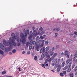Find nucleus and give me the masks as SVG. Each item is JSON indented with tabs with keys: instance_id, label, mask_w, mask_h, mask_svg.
Segmentation results:
<instances>
[{
	"instance_id": "nucleus-6",
	"label": "nucleus",
	"mask_w": 77,
	"mask_h": 77,
	"mask_svg": "<svg viewBox=\"0 0 77 77\" xmlns=\"http://www.w3.org/2000/svg\"><path fill=\"white\" fill-rule=\"evenodd\" d=\"M57 62V60L56 58H55L54 59L52 62L51 64L52 66H54L56 65Z\"/></svg>"
},
{
	"instance_id": "nucleus-59",
	"label": "nucleus",
	"mask_w": 77,
	"mask_h": 77,
	"mask_svg": "<svg viewBox=\"0 0 77 77\" xmlns=\"http://www.w3.org/2000/svg\"><path fill=\"white\" fill-rule=\"evenodd\" d=\"M20 69H21V68L20 67L18 68V69H19V71H21V70Z\"/></svg>"
},
{
	"instance_id": "nucleus-22",
	"label": "nucleus",
	"mask_w": 77,
	"mask_h": 77,
	"mask_svg": "<svg viewBox=\"0 0 77 77\" xmlns=\"http://www.w3.org/2000/svg\"><path fill=\"white\" fill-rule=\"evenodd\" d=\"M71 68H68V70H67V72H69L70 71H71Z\"/></svg>"
},
{
	"instance_id": "nucleus-45",
	"label": "nucleus",
	"mask_w": 77,
	"mask_h": 77,
	"mask_svg": "<svg viewBox=\"0 0 77 77\" xmlns=\"http://www.w3.org/2000/svg\"><path fill=\"white\" fill-rule=\"evenodd\" d=\"M57 67L58 68V66H57V65H55L54 67L55 69H56V68H57Z\"/></svg>"
},
{
	"instance_id": "nucleus-34",
	"label": "nucleus",
	"mask_w": 77,
	"mask_h": 77,
	"mask_svg": "<svg viewBox=\"0 0 77 77\" xmlns=\"http://www.w3.org/2000/svg\"><path fill=\"white\" fill-rule=\"evenodd\" d=\"M75 64H73L72 67V69H73V68H74V67L75 66Z\"/></svg>"
},
{
	"instance_id": "nucleus-35",
	"label": "nucleus",
	"mask_w": 77,
	"mask_h": 77,
	"mask_svg": "<svg viewBox=\"0 0 77 77\" xmlns=\"http://www.w3.org/2000/svg\"><path fill=\"white\" fill-rule=\"evenodd\" d=\"M45 33V32H44V31H42L41 33L40 34L41 35H43V34H44Z\"/></svg>"
},
{
	"instance_id": "nucleus-28",
	"label": "nucleus",
	"mask_w": 77,
	"mask_h": 77,
	"mask_svg": "<svg viewBox=\"0 0 77 77\" xmlns=\"http://www.w3.org/2000/svg\"><path fill=\"white\" fill-rule=\"evenodd\" d=\"M39 37L37 36L36 37V40L37 41L38 40H39V39H40Z\"/></svg>"
},
{
	"instance_id": "nucleus-16",
	"label": "nucleus",
	"mask_w": 77,
	"mask_h": 77,
	"mask_svg": "<svg viewBox=\"0 0 77 77\" xmlns=\"http://www.w3.org/2000/svg\"><path fill=\"white\" fill-rule=\"evenodd\" d=\"M41 43H42V40H39L38 41V44L40 45Z\"/></svg>"
},
{
	"instance_id": "nucleus-52",
	"label": "nucleus",
	"mask_w": 77,
	"mask_h": 77,
	"mask_svg": "<svg viewBox=\"0 0 77 77\" xmlns=\"http://www.w3.org/2000/svg\"><path fill=\"white\" fill-rule=\"evenodd\" d=\"M77 70V67H76V66L75 69V71H76Z\"/></svg>"
},
{
	"instance_id": "nucleus-61",
	"label": "nucleus",
	"mask_w": 77,
	"mask_h": 77,
	"mask_svg": "<svg viewBox=\"0 0 77 77\" xmlns=\"http://www.w3.org/2000/svg\"><path fill=\"white\" fill-rule=\"evenodd\" d=\"M24 53H25V51H23L22 52V54H24Z\"/></svg>"
},
{
	"instance_id": "nucleus-9",
	"label": "nucleus",
	"mask_w": 77,
	"mask_h": 77,
	"mask_svg": "<svg viewBox=\"0 0 77 77\" xmlns=\"http://www.w3.org/2000/svg\"><path fill=\"white\" fill-rule=\"evenodd\" d=\"M0 48L3 50H5V47H4V46L3 45V44L0 43Z\"/></svg>"
},
{
	"instance_id": "nucleus-47",
	"label": "nucleus",
	"mask_w": 77,
	"mask_h": 77,
	"mask_svg": "<svg viewBox=\"0 0 77 77\" xmlns=\"http://www.w3.org/2000/svg\"><path fill=\"white\" fill-rule=\"evenodd\" d=\"M40 38L41 39H43L44 38V37L42 36H40Z\"/></svg>"
},
{
	"instance_id": "nucleus-32",
	"label": "nucleus",
	"mask_w": 77,
	"mask_h": 77,
	"mask_svg": "<svg viewBox=\"0 0 77 77\" xmlns=\"http://www.w3.org/2000/svg\"><path fill=\"white\" fill-rule=\"evenodd\" d=\"M36 49L38 51H39V47H38V46L37 47H36Z\"/></svg>"
},
{
	"instance_id": "nucleus-42",
	"label": "nucleus",
	"mask_w": 77,
	"mask_h": 77,
	"mask_svg": "<svg viewBox=\"0 0 77 77\" xmlns=\"http://www.w3.org/2000/svg\"><path fill=\"white\" fill-rule=\"evenodd\" d=\"M60 74L61 76H62V77H63V74L62 73H60Z\"/></svg>"
},
{
	"instance_id": "nucleus-53",
	"label": "nucleus",
	"mask_w": 77,
	"mask_h": 77,
	"mask_svg": "<svg viewBox=\"0 0 77 77\" xmlns=\"http://www.w3.org/2000/svg\"><path fill=\"white\" fill-rule=\"evenodd\" d=\"M47 57L48 59H50V55H48L47 56Z\"/></svg>"
},
{
	"instance_id": "nucleus-57",
	"label": "nucleus",
	"mask_w": 77,
	"mask_h": 77,
	"mask_svg": "<svg viewBox=\"0 0 77 77\" xmlns=\"http://www.w3.org/2000/svg\"><path fill=\"white\" fill-rule=\"evenodd\" d=\"M61 62H63V58H62L61 59Z\"/></svg>"
},
{
	"instance_id": "nucleus-39",
	"label": "nucleus",
	"mask_w": 77,
	"mask_h": 77,
	"mask_svg": "<svg viewBox=\"0 0 77 77\" xmlns=\"http://www.w3.org/2000/svg\"><path fill=\"white\" fill-rule=\"evenodd\" d=\"M71 65H72V62H70L69 64V66L70 67L71 66Z\"/></svg>"
},
{
	"instance_id": "nucleus-19",
	"label": "nucleus",
	"mask_w": 77,
	"mask_h": 77,
	"mask_svg": "<svg viewBox=\"0 0 77 77\" xmlns=\"http://www.w3.org/2000/svg\"><path fill=\"white\" fill-rule=\"evenodd\" d=\"M65 55H68V51H66L65 52Z\"/></svg>"
},
{
	"instance_id": "nucleus-48",
	"label": "nucleus",
	"mask_w": 77,
	"mask_h": 77,
	"mask_svg": "<svg viewBox=\"0 0 77 77\" xmlns=\"http://www.w3.org/2000/svg\"><path fill=\"white\" fill-rule=\"evenodd\" d=\"M44 46V44H42V43L41 45H40L41 47H42Z\"/></svg>"
},
{
	"instance_id": "nucleus-2",
	"label": "nucleus",
	"mask_w": 77,
	"mask_h": 77,
	"mask_svg": "<svg viewBox=\"0 0 77 77\" xmlns=\"http://www.w3.org/2000/svg\"><path fill=\"white\" fill-rule=\"evenodd\" d=\"M11 36L13 38V39H11V40H13L14 41H15V39H17V42H19V41L21 42H22V40L21 39H19V37L18 36V34H17V35L16 36H15V34L14 33H12L11 35Z\"/></svg>"
},
{
	"instance_id": "nucleus-5",
	"label": "nucleus",
	"mask_w": 77,
	"mask_h": 77,
	"mask_svg": "<svg viewBox=\"0 0 77 77\" xmlns=\"http://www.w3.org/2000/svg\"><path fill=\"white\" fill-rule=\"evenodd\" d=\"M9 47H8L5 48V51L6 52H8L9 51H10L12 50V49L14 48V46L11 45H8Z\"/></svg>"
},
{
	"instance_id": "nucleus-17",
	"label": "nucleus",
	"mask_w": 77,
	"mask_h": 77,
	"mask_svg": "<svg viewBox=\"0 0 77 77\" xmlns=\"http://www.w3.org/2000/svg\"><path fill=\"white\" fill-rule=\"evenodd\" d=\"M37 43H36V41H33L32 42V45H36Z\"/></svg>"
},
{
	"instance_id": "nucleus-7",
	"label": "nucleus",
	"mask_w": 77,
	"mask_h": 77,
	"mask_svg": "<svg viewBox=\"0 0 77 77\" xmlns=\"http://www.w3.org/2000/svg\"><path fill=\"white\" fill-rule=\"evenodd\" d=\"M29 30L28 29L26 30L25 33V38L27 37V35H28L29 34Z\"/></svg>"
},
{
	"instance_id": "nucleus-62",
	"label": "nucleus",
	"mask_w": 77,
	"mask_h": 77,
	"mask_svg": "<svg viewBox=\"0 0 77 77\" xmlns=\"http://www.w3.org/2000/svg\"><path fill=\"white\" fill-rule=\"evenodd\" d=\"M32 29L34 30L35 29V27L33 26L32 27Z\"/></svg>"
},
{
	"instance_id": "nucleus-63",
	"label": "nucleus",
	"mask_w": 77,
	"mask_h": 77,
	"mask_svg": "<svg viewBox=\"0 0 77 77\" xmlns=\"http://www.w3.org/2000/svg\"><path fill=\"white\" fill-rule=\"evenodd\" d=\"M56 30V28H54L53 29L54 31H55Z\"/></svg>"
},
{
	"instance_id": "nucleus-21",
	"label": "nucleus",
	"mask_w": 77,
	"mask_h": 77,
	"mask_svg": "<svg viewBox=\"0 0 77 77\" xmlns=\"http://www.w3.org/2000/svg\"><path fill=\"white\" fill-rule=\"evenodd\" d=\"M65 62L64 61L63 62V63L62 64V66L63 67L65 65Z\"/></svg>"
},
{
	"instance_id": "nucleus-41",
	"label": "nucleus",
	"mask_w": 77,
	"mask_h": 77,
	"mask_svg": "<svg viewBox=\"0 0 77 77\" xmlns=\"http://www.w3.org/2000/svg\"><path fill=\"white\" fill-rule=\"evenodd\" d=\"M39 35V33L36 32L34 35H35V36H37V35Z\"/></svg>"
},
{
	"instance_id": "nucleus-13",
	"label": "nucleus",
	"mask_w": 77,
	"mask_h": 77,
	"mask_svg": "<svg viewBox=\"0 0 77 77\" xmlns=\"http://www.w3.org/2000/svg\"><path fill=\"white\" fill-rule=\"evenodd\" d=\"M48 43H49V42H48V41L47 40L45 42V45H47L48 44Z\"/></svg>"
},
{
	"instance_id": "nucleus-25",
	"label": "nucleus",
	"mask_w": 77,
	"mask_h": 77,
	"mask_svg": "<svg viewBox=\"0 0 77 77\" xmlns=\"http://www.w3.org/2000/svg\"><path fill=\"white\" fill-rule=\"evenodd\" d=\"M68 69V66H66L63 69V70H66Z\"/></svg>"
},
{
	"instance_id": "nucleus-24",
	"label": "nucleus",
	"mask_w": 77,
	"mask_h": 77,
	"mask_svg": "<svg viewBox=\"0 0 77 77\" xmlns=\"http://www.w3.org/2000/svg\"><path fill=\"white\" fill-rule=\"evenodd\" d=\"M50 48V47L48 46L46 48V51H48Z\"/></svg>"
},
{
	"instance_id": "nucleus-27",
	"label": "nucleus",
	"mask_w": 77,
	"mask_h": 77,
	"mask_svg": "<svg viewBox=\"0 0 77 77\" xmlns=\"http://www.w3.org/2000/svg\"><path fill=\"white\" fill-rule=\"evenodd\" d=\"M53 54H54V52H51L50 53V56H53Z\"/></svg>"
},
{
	"instance_id": "nucleus-30",
	"label": "nucleus",
	"mask_w": 77,
	"mask_h": 77,
	"mask_svg": "<svg viewBox=\"0 0 77 77\" xmlns=\"http://www.w3.org/2000/svg\"><path fill=\"white\" fill-rule=\"evenodd\" d=\"M6 73V71H4L2 72V74H5Z\"/></svg>"
},
{
	"instance_id": "nucleus-49",
	"label": "nucleus",
	"mask_w": 77,
	"mask_h": 77,
	"mask_svg": "<svg viewBox=\"0 0 77 77\" xmlns=\"http://www.w3.org/2000/svg\"><path fill=\"white\" fill-rule=\"evenodd\" d=\"M39 30L41 31H42V30H43V29L41 27V28H40L39 29Z\"/></svg>"
},
{
	"instance_id": "nucleus-26",
	"label": "nucleus",
	"mask_w": 77,
	"mask_h": 77,
	"mask_svg": "<svg viewBox=\"0 0 77 77\" xmlns=\"http://www.w3.org/2000/svg\"><path fill=\"white\" fill-rule=\"evenodd\" d=\"M37 59H38V58L37 57V56H34V59L35 60H37Z\"/></svg>"
},
{
	"instance_id": "nucleus-29",
	"label": "nucleus",
	"mask_w": 77,
	"mask_h": 77,
	"mask_svg": "<svg viewBox=\"0 0 77 77\" xmlns=\"http://www.w3.org/2000/svg\"><path fill=\"white\" fill-rule=\"evenodd\" d=\"M63 73L64 74H65V75L66 74V71H63Z\"/></svg>"
},
{
	"instance_id": "nucleus-40",
	"label": "nucleus",
	"mask_w": 77,
	"mask_h": 77,
	"mask_svg": "<svg viewBox=\"0 0 77 77\" xmlns=\"http://www.w3.org/2000/svg\"><path fill=\"white\" fill-rule=\"evenodd\" d=\"M58 35V34L57 33H55V36L56 38L57 37V35Z\"/></svg>"
},
{
	"instance_id": "nucleus-54",
	"label": "nucleus",
	"mask_w": 77,
	"mask_h": 77,
	"mask_svg": "<svg viewBox=\"0 0 77 77\" xmlns=\"http://www.w3.org/2000/svg\"><path fill=\"white\" fill-rule=\"evenodd\" d=\"M67 57L68 59H69V55H68L67 56Z\"/></svg>"
},
{
	"instance_id": "nucleus-64",
	"label": "nucleus",
	"mask_w": 77,
	"mask_h": 77,
	"mask_svg": "<svg viewBox=\"0 0 77 77\" xmlns=\"http://www.w3.org/2000/svg\"><path fill=\"white\" fill-rule=\"evenodd\" d=\"M63 54H64V53H63V52H62L61 53V55H63Z\"/></svg>"
},
{
	"instance_id": "nucleus-37",
	"label": "nucleus",
	"mask_w": 77,
	"mask_h": 77,
	"mask_svg": "<svg viewBox=\"0 0 77 77\" xmlns=\"http://www.w3.org/2000/svg\"><path fill=\"white\" fill-rule=\"evenodd\" d=\"M54 57H51V58L50 59V60H51H51H53V59H54Z\"/></svg>"
},
{
	"instance_id": "nucleus-33",
	"label": "nucleus",
	"mask_w": 77,
	"mask_h": 77,
	"mask_svg": "<svg viewBox=\"0 0 77 77\" xmlns=\"http://www.w3.org/2000/svg\"><path fill=\"white\" fill-rule=\"evenodd\" d=\"M51 50H52V51H54L55 50V48H54V47H53V48H52Z\"/></svg>"
},
{
	"instance_id": "nucleus-31",
	"label": "nucleus",
	"mask_w": 77,
	"mask_h": 77,
	"mask_svg": "<svg viewBox=\"0 0 77 77\" xmlns=\"http://www.w3.org/2000/svg\"><path fill=\"white\" fill-rule=\"evenodd\" d=\"M29 44L30 43H29V42H28L27 43L26 45L27 47H29Z\"/></svg>"
},
{
	"instance_id": "nucleus-15",
	"label": "nucleus",
	"mask_w": 77,
	"mask_h": 77,
	"mask_svg": "<svg viewBox=\"0 0 77 77\" xmlns=\"http://www.w3.org/2000/svg\"><path fill=\"white\" fill-rule=\"evenodd\" d=\"M32 45H30L29 47V50H32Z\"/></svg>"
},
{
	"instance_id": "nucleus-14",
	"label": "nucleus",
	"mask_w": 77,
	"mask_h": 77,
	"mask_svg": "<svg viewBox=\"0 0 77 77\" xmlns=\"http://www.w3.org/2000/svg\"><path fill=\"white\" fill-rule=\"evenodd\" d=\"M69 75L70 77H74V74L72 73H70L69 74Z\"/></svg>"
},
{
	"instance_id": "nucleus-11",
	"label": "nucleus",
	"mask_w": 77,
	"mask_h": 77,
	"mask_svg": "<svg viewBox=\"0 0 77 77\" xmlns=\"http://www.w3.org/2000/svg\"><path fill=\"white\" fill-rule=\"evenodd\" d=\"M44 57H45V55H44V54H42L41 56V59H40V60H41L43 59Z\"/></svg>"
},
{
	"instance_id": "nucleus-60",
	"label": "nucleus",
	"mask_w": 77,
	"mask_h": 77,
	"mask_svg": "<svg viewBox=\"0 0 77 77\" xmlns=\"http://www.w3.org/2000/svg\"><path fill=\"white\" fill-rule=\"evenodd\" d=\"M51 71L53 72H55L54 71V70L53 69L51 70Z\"/></svg>"
},
{
	"instance_id": "nucleus-43",
	"label": "nucleus",
	"mask_w": 77,
	"mask_h": 77,
	"mask_svg": "<svg viewBox=\"0 0 77 77\" xmlns=\"http://www.w3.org/2000/svg\"><path fill=\"white\" fill-rule=\"evenodd\" d=\"M75 57H76L77 58V53H76L74 55Z\"/></svg>"
},
{
	"instance_id": "nucleus-50",
	"label": "nucleus",
	"mask_w": 77,
	"mask_h": 77,
	"mask_svg": "<svg viewBox=\"0 0 77 77\" xmlns=\"http://www.w3.org/2000/svg\"><path fill=\"white\" fill-rule=\"evenodd\" d=\"M60 30V29H59V28H57L56 29V30L57 31H59Z\"/></svg>"
},
{
	"instance_id": "nucleus-18",
	"label": "nucleus",
	"mask_w": 77,
	"mask_h": 77,
	"mask_svg": "<svg viewBox=\"0 0 77 77\" xmlns=\"http://www.w3.org/2000/svg\"><path fill=\"white\" fill-rule=\"evenodd\" d=\"M0 53L2 55H3L4 54V52L2 50H0Z\"/></svg>"
},
{
	"instance_id": "nucleus-56",
	"label": "nucleus",
	"mask_w": 77,
	"mask_h": 77,
	"mask_svg": "<svg viewBox=\"0 0 77 77\" xmlns=\"http://www.w3.org/2000/svg\"><path fill=\"white\" fill-rule=\"evenodd\" d=\"M27 54H30V51H28L27 53Z\"/></svg>"
},
{
	"instance_id": "nucleus-51",
	"label": "nucleus",
	"mask_w": 77,
	"mask_h": 77,
	"mask_svg": "<svg viewBox=\"0 0 77 77\" xmlns=\"http://www.w3.org/2000/svg\"><path fill=\"white\" fill-rule=\"evenodd\" d=\"M74 34L75 35H77V32H74Z\"/></svg>"
},
{
	"instance_id": "nucleus-12",
	"label": "nucleus",
	"mask_w": 77,
	"mask_h": 77,
	"mask_svg": "<svg viewBox=\"0 0 77 77\" xmlns=\"http://www.w3.org/2000/svg\"><path fill=\"white\" fill-rule=\"evenodd\" d=\"M70 61L71 62V61H72V59H70L69 60H67L66 62V65H68V63H69V62H70Z\"/></svg>"
},
{
	"instance_id": "nucleus-23",
	"label": "nucleus",
	"mask_w": 77,
	"mask_h": 77,
	"mask_svg": "<svg viewBox=\"0 0 77 77\" xmlns=\"http://www.w3.org/2000/svg\"><path fill=\"white\" fill-rule=\"evenodd\" d=\"M16 49H13L12 51V53H16Z\"/></svg>"
},
{
	"instance_id": "nucleus-38",
	"label": "nucleus",
	"mask_w": 77,
	"mask_h": 77,
	"mask_svg": "<svg viewBox=\"0 0 77 77\" xmlns=\"http://www.w3.org/2000/svg\"><path fill=\"white\" fill-rule=\"evenodd\" d=\"M42 67H43V68H45V65L44 64H42Z\"/></svg>"
},
{
	"instance_id": "nucleus-44",
	"label": "nucleus",
	"mask_w": 77,
	"mask_h": 77,
	"mask_svg": "<svg viewBox=\"0 0 77 77\" xmlns=\"http://www.w3.org/2000/svg\"><path fill=\"white\" fill-rule=\"evenodd\" d=\"M45 42V40H43L42 41V44H44Z\"/></svg>"
},
{
	"instance_id": "nucleus-20",
	"label": "nucleus",
	"mask_w": 77,
	"mask_h": 77,
	"mask_svg": "<svg viewBox=\"0 0 77 77\" xmlns=\"http://www.w3.org/2000/svg\"><path fill=\"white\" fill-rule=\"evenodd\" d=\"M57 56V53H55L54 54V55L52 56V57H54H54H56Z\"/></svg>"
},
{
	"instance_id": "nucleus-46",
	"label": "nucleus",
	"mask_w": 77,
	"mask_h": 77,
	"mask_svg": "<svg viewBox=\"0 0 77 77\" xmlns=\"http://www.w3.org/2000/svg\"><path fill=\"white\" fill-rule=\"evenodd\" d=\"M48 52L47 51H46L45 53V54L46 55H48Z\"/></svg>"
},
{
	"instance_id": "nucleus-1",
	"label": "nucleus",
	"mask_w": 77,
	"mask_h": 77,
	"mask_svg": "<svg viewBox=\"0 0 77 77\" xmlns=\"http://www.w3.org/2000/svg\"><path fill=\"white\" fill-rule=\"evenodd\" d=\"M12 42V43L11 42ZM11 41H10L8 40L6 42V41L4 40H3V43L5 45H6L7 46H8V45H12L14 47H16L17 44H16V43L15 42V40H11Z\"/></svg>"
},
{
	"instance_id": "nucleus-4",
	"label": "nucleus",
	"mask_w": 77,
	"mask_h": 77,
	"mask_svg": "<svg viewBox=\"0 0 77 77\" xmlns=\"http://www.w3.org/2000/svg\"><path fill=\"white\" fill-rule=\"evenodd\" d=\"M36 32L37 31L36 30H34V31H33V33H32V35H30L29 36L28 38L29 41H31L30 42H32V41H33V39L32 38V37H33V36H35V33H36Z\"/></svg>"
},
{
	"instance_id": "nucleus-36",
	"label": "nucleus",
	"mask_w": 77,
	"mask_h": 77,
	"mask_svg": "<svg viewBox=\"0 0 77 77\" xmlns=\"http://www.w3.org/2000/svg\"><path fill=\"white\" fill-rule=\"evenodd\" d=\"M17 45L19 47H20V46H21V44L20 43H18L17 44Z\"/></svg>"
},
{
	"instance_id": "nucleus-3",
	"label": "nucleus",
	"mask_w": 77,
	"mask_h": 77,
	"mask_svg": "<svg viewBox=\"0 0 77 77\" xmlns=\"http://www.w3.org/2000/svg\"><path fill=\"white\" fill-rule=\"evenodd\" d=\"M20 37L23 39V44H26V38L27 37H26V35H24V34L23 33H21L20 34Z\"/></svg>"
},
{
	"instance_id": "nucleus-58",
	"label": "nucleus",
	"mask_w": 77,
	"mask_h": 77,
	"mask_svg": "<svg viewBox=\"0 0 77 77\" xmlns=\"http://www.w3.org/2000/svg\"><path fill=\"white\" fill-rule=\"evenodd\" d=\"M51 60H50V59H49V60H48V62H49V63H51Z\"/></svg>"
},
{
	"instance_id": "nucleus-55",
	"label": "nucleus",
	"mask_w": 77,
	"mask_h": 77,
	"mask_svg": "<svg viewBox=\"0 0 77 77\" xmlns=\"http://www.w3.org/2000/svg\"><path fill=\"white\" fill-rule=\"evenodd\" d=\"M12 53L11 52L9 53V54L10 55H12Z\"/></svg>"
},
{
	"instance_id": "nucleus-8",
	"label": "nucleus",
	"mask_w": 77,
	"mask_h": 77,
	"mask_svg": "<svg viewBox=\"0 0 77 77\" xmlns=\"http://www.w3.org/2000/svg\"><path fill=\"white\" fill-rule=\"evenodd\" d=\"M60 69H61V65H59L58 66L57 71V72H59V71H60Z\"/></svg>"
},
{
	"instance_id": "nucleus-10",
	"label": "nucleus",
	"mask_w": 77,
	"mask_h": 77,
	"mask_svg": "<svg viewBox=\"0 0 77 77\" xmlns=\"http://www.w3.org/2000/svg\"><path fill=\"white\" fill-rule=\"evenodd\" d=\"M42 52H43V53L45 52V47H44L43 48H42L40 51V53H42Z\"/></svg>"
}]
</instances>
